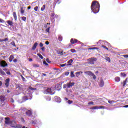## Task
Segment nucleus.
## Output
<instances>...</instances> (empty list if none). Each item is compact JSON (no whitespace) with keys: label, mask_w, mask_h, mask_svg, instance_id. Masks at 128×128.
Masks as SVG:
<instances>
[{"label":"nucleus","mask_w":128,"mask_h":128,"mask_svg":"<svg viewBox=\"0 0 128 128\" xmlns=\"http://www.w3.org/2000/svg\"><path fill=\"white\" fill-rule=\"evenodd\" d=\"M29 90H36V88H33L32 86L28 87Z\"/></svg>","instance_id":"c756f323"},{"label":"nucleus","mask_w":128,"mask_h":128,"mask_svg":"<svg viewBox=\"0 0 128 128\" xmlns=\"http://www.w3.org/2000/svg\"><path fill=\"white\" fill-rule=\"evenodd\" d=\"M44 94H54V92H52V88H47L45 90H44Z\"/></svg>","instance_id":"20e7f679"},{"label":"nucleus","mask_w":128,"mask_h":128,"mask_svg":"<svg viewBox=\"0 0 128 128\" xmlns=\"http://www.w3.org/2000/svg\"><path fill=\"white\" fill-rule=\"evenodd\" d=\"M74 72H72V71L70 72V76H71V78H74L75 75H74Z\"/></svg>","instance_id":"7c9ffc66"},{"label":"nucleus","mask_w":128,"mask_h":128,"mask_svg":"<svg viewBox=\"0 0 128 128\" xmlns=\"http://www.w3.org/2000/svg\"><path fill=\"white\" fill-rule=\"evenodd\" d=\"M72 46V44H69L67 45L68 48H70Z\"/></svg>","instance_id":"79ce46f5"},{"label":"nucleus","mask_w":128,"mask_h":128,"mask_svg":"<svg viewBox=\"0 0 128 128\" xmlns=\"http://www.w3.org/2000/svg\"><path fill=\"white\" fill-rule=\"evenodd\" d=\"M10 78H8L5 80V86L6 88H8V86H10Z\"/></svg>","instance_id":"6e6552de"},{"label":"nucleus","mask_w":128,"mask_h":128,"mask_svg":"<svg viewBox=\"0 0 128 128\" xmlns=\"http://www.w3.org/2000/svg\"><path fill=\"white\" fill-rule=\"evenodd\" d=\"M22 100H23L26 102V100H28V98L26 96H24L22 98Z\"/></svg>","instance_id":"4c0bfd02"},{"label":"nucleus","mask_w":128,"mask_h":128,"mask_svg":"<svg viewBox=\"0 0 128 128\" xmlns=\"http://www.w3.org/2000/svg\"><path fill=\"white\" fill-rule=\"evenodd\" d=\"M84 74H87V76H92L94 80H96V76H95V74L90 71L85 72Z\"/></svg>","instance_id":"39448f33"},{"label":"nucleus","mask_w":128,"mask_h":128,"mask_svg":"<svg viewBox=\"0 0 128 128\" xmlns=\"http://www.w3.org/2000/svg\"><path fill=\"white\" fill-rule=\"evenodd\" d=\"M46 62H48V64H50V62H50V59L48 58H46Z\"/></svg>","instance_id":"a18cd8bd"},{"label":"nucleus","mask_w":128,"mask_h":128,"mask_svg":"<svg viewBox=\"0 0 128 128\" xmlns=\"http://www.w3.org/2000/svg\"><path fill=\"white\" fill-rule=\"evenodd\" d=\"M70 52H72L73 54L76 52V50H74V49H71L70 50Z\"/></svg>","instance_id":"09e8293b"},{"label":"nucleus","mask_w":128,"mask_h":128,"mask_svg":"<svg viewBox=\"0 0 128 128\" xmlns=\"http://www.w3.org/2000/svg\"><path fill=\"white\" fill-rule=\"evenodd\" d=\"M6 22L8 24V26H14V22H12V21L8 20L6 21Z\"/></svg>","instance_id":"2eb2a0df"},{"label":"nucleus","mask_w":128,"mask_h":128,"mask_svg":"<svg viewBox=\"0 0 128 128\" xmlns=\"http://www.w3.org/2000/svg\"><path fill=\"white\" fill-rule=\"evenodd\" d=\"M123 56H124V58H128V54L123 55Z\"/></svg>","instance_id":"e2e57ef3"},{"label":"nucleus","mask_w":128,"mask_h":128,"mask_svg":"<svg viewBox=\"0 0 128 128\" xmlns=\"http://www.w3.org/2000/svg\"><path fill=\"white\" fill-rule=\"evenodd\" d=\"M0 73L1 74H2V76H6V72H4V70H0Z\"/></svg>","instance_id":"c85d7f7f"},{"label":"nucleus","mask_w":128,"mask_h":128,"mask_svg":"<svg viewBox=\"0 0 128 128\" xmlns=\"http://www.w3.org/2000/svg\"><path fill=\"white\" fill-rule=\"evenodd\" d=\"M13 16L14 18V20H18V16H16V12H13Z\"/></svg>","instance_id":"4be33fe9"},{"label":"nucleus","mask_w":128,"mask_h":128,"mask_svg":"<svg viewBox=\"0 0 128 128\" xmlns=\"http://www.w3.org/2000/svg\"><path fill=\"white\" fill-rule=\"evenodd\" d=\"M80 74H82V72H78L76 73V76H78L80 75Z\"/></svg>","instance_id":"bb28decb"},{"label":"nucleus","mask_w":128,"mask_h":128,"mask_svg":"<svg viewBox=\"0 0 128 128\" xmlns=\"http://www.w3.org/2000/svg\"><path fill=\"white\" fill-rule=\"evenodd\" d=\"M6 74H7L10 75V71H8V72H6Z\"/></svg>","instance_id":"69168bd1"},{"label":"nucleus","mask_w":128,"mask_h":128,"mask_svg":"<svg viewBox=\"0 0 128 128\" xmlns=\"http://www.w3.org/2000/svg\"><path fill=\"white\" fill-rule=\"evenodd\" d=\"M10 102H11L14 103V98H12L10 99Z\"/></svg>","instance_id":"bf43d9fd"},{"label":"nucleus","mask_w":128,"mask_h":128,"mask_svg":"<svg viewBox=\"0 0 128 128\" xmlns=\"http://www.w3.org/2000/svg\"><path fill=\"white\" fill-rule=\"evenodd\" d=\"M104 86V82L102 79H101L100 80V86Z\"/></svg>","instance_id":"dca6fc26"},{"label":"nucleus","mask_w":128,"mask_h":128,"mask_svg":"<svg viewBox=\"0 0 128 128\" xmlns=\"http://www.w3.org/2000/svg\"><path fill=\"white\" fill-rule=\"evenodd\" d=\"M4 22H5L4 20H2V18H0V22L1 24H4Z\"/></svg>","instance_id":"37998d69"},{"label":"nucleus","mask_w":128,"mask_h":128,"mask_svg":"<svg viewBox=\"0 0 128 128\" xmlns=\"http://www.w3.org/2000/svg\"><path fill=\"white\" fill-rule=\"evenodd\" d=\"M38 123V120H32V124H36Z\"/></svg>","instance_id":"a878e982"},{"label":"nucleus","mask_w":128,"mask_h":128,"mask_svg":"<svg viewBox=\"0 0 128 128\" xmlns=\"http://www.w3.org/2000/svg\"><path fill=\"white\" fill-rule=\"evenodd\" d=\"M58 18V14H54V12L52 13L51 19L52 22H54L55 19Z\"/></svg>","instance_id":"423d86ee"},{"label":"nucleus","mask_w":128,"mask_h":128,"mask_svg":"<svg viewBox=\"0 0 128 128\" xmlns=\"http://www.w3.org/2000/svg\"><path fill=\"white\" fill-rule=\"evenodd\" d=\"M50 26H49L48 28H46V32H48V34H50Z\"/></svg>","instance_id":"f704fd0d"},{"label":"nucleus","mask_w":128,"mask_h":128,"mask_svg":"<svg viewBox=\"0 0 128 128\" xmlns=\"http://www.w3.org/2000/svg\"><path fill=\"white\" fill-rule=\"evenodd\" d=\"M123 108H128V105L124 106Z\"/></svg>","instance_id":"774afa93"},{"label":"nucleus","mask_w":128,"mask_h":128,"mask_svg":"<svg viewBox=\"0 0 128 128\" xmlns=\"http://www.w3.org/2000/svg\"><path fill=\"white\" fill-rule=\"evenodd\" d=\"M38 42H35L32 47V50H36V46H38Z\"/></svg>","instance_id":"6ab92c4d"},{"label":"nucleus","mask_w":128,"mask_h":128,"mask_svg":"<svg viewBox=\"0 0 128 128\" xmlns=\"http://www.w3.org/2000/svg\"><path fill=\"white\" fill-rule=\"evenodd\" d=\"M102 48H105V50H108V47H106V46L102 45Z\"/></svg>","instance_id":"a19ab883"},{"label":"nucleus","mask_w":128,"mask_h":128,"mask_svg":"<svg viewBox=\"0 0 128 128\" xmlns=\"http://www.w3.org/2000/svg\"><path fill=\"white\" fill-rule=\"evenodd\" d=\"M38 10V6L34 8V10H35V12H36Z\"/></svg>","instance_id":"49530a36"},{"label":"nucleus","mask_w":128,"mask_h":128,"mask_svg":"<svg viewBox=\"0 0 128 128\" xmlns=\"http://www.w3.org/2000/svg\"><path fill=\"white\" fill-rule=\"evenodd\" d=\"M5 124H11V126L14 127V124H16V122L14 120L10 121V118L7 117V118H5Z\"/></svg>","instance_id":"f03ea898"},{"label":"nucleus","mask_w":128,"mask_h":128,"mask_svg":"<svg viewBox=\"0 0 128 128\" xmlns=\"http://www.w3.org/2000/svg\"><path fill=\"white\" fill-rule=\"evenodd\" d=\"M46 10V5H43L42 6L41 8L42 12H44Z\"/></svg>","instance_id":"473e14b6"},{"label":"nucleus","mask_w":128,"mask_h":128,"mask_svg":"<svg viewBox=\"0 0 128 128\" xmlns=\"http://www.w3.org/2000/svg\"><path fill=\"white\" fill-rule=\"evenodd\" d=\"M58 40L59 42H62V35H59L58 37Z\"/></svg>","instance_id":"393cba45"},{"label":"nucleus","mask_w":128,"mask_h":128,"mask_svg":"<svg viewBox=\"0 0 128 128\" xmlns=\"http://www.w3.org/2000/svg\"><path fill=\"white\" fill-rule=\"evenodd\" d=\"M37 56H38L39 58H41V60H44V56H42L41 54H38Z\"/></svg>","instance_id":"2f4dec72"},{"label":"nucleus","mask_w":128,"mask_h":128,"mask_svg":"<svg viewBox=\"0 0 128 128\" xmlns=\"http://www.w3.org/2000/svg\"><path fill=\"white\" fill-rule=\"evenodd\" d=\"M60 66L62 68H64V66H68V64H62Z\"/></svg>","instance_id":"8fccbe9b"},{"label":"nucleus","mask_w":128,"mask_h":128,"mask_svg":"<svg viewBox=\"0 0 128 128\" xmlns=\"http://www.w3.org/2000/svg\"><path fill=\"white\" fill-rule=\"evenodd\" d=\"M126 82H128V79L126 78L125 80L123 82H122V86H126Z\"/></svg>","instance_id":"5701e85b"},{"label":"nucleus","mask_w":128,"mask_h":128,"mask_svg":"<svg viewBox=\"0 0 128 128\" xmlns=\"http://www.w3.org/2000/svg\"><path fill=\"white\" fill-rule=\"evenodd\" d=\"M26 116H30L32 114V112L30 110H28L27 112H26Z\"/></svg>","instance_id":"f8f14e48"},{"label":"nucleus","mask_w":128,"mask_h":128,"mask_svg":"<svg viewBox=\"0 0 128 128\" xmlns=\"http://www.w3.org/2000/svg\"><path fill=\"white\" fill-rule=\"evenodd\" d=\"M90 50H98V48H90Z\"/></svg>","instance_id":"6e6d98bb"},{"label":"nucleus","mask_w":128,"mask_h":128,"mask_svg":"<svg viewBox=\"0 0 128 128\" xmlns=\"http://www.w3.org/2000/svg\"><path fill=\"white\" fill-rule=\"evenodd\" d=\"M32 66H33V68H40V64H33Z\"/></svg>","instance_id":"cd10ccee"},{"label":"nucleus","mask_w":128,"mask_h":128,"mask_svg":"<svg viewBox=\"0 0 128 128\" xmlns=\"http://www.w3.org/2000/svg\"><path fill=\"white\" fill-rule=\"evenodd\" d=\"M14 62H18V59L15 58L13 60Z\"/></svg>","instance_id":"4d7b16f0"},{"label":"nucleus","mask_w":128,"mask_h":128,"mask_svg":"<svg viewBox=\"0 0 128 128\" xmlns=\"http://www.w3.org/2000/svg\"><path fill=\"white\" fill-rule=\"evenodd\" d=\"M0 66L2 68H6V66H8V63L5 60H2L0 63Z\"/></svg>","instance_id":"0eeeda50"},{"label":"nucleus","mask_w":128,"mask_h":128,"mask_svg":"<svg viewBox=\"0 0 128 128\" xmlns=\"http://www.w3.org/2000/svg\"><path fill=\"white\" fill-rule=\"evenodd\" d=\"M14 56L13 55H10L9 58V62H12L14 60Z\"/></svg>","instance_id":"f3484780"},{"label":"nucleus","mask_w":128,"mask_h":128,"mask_svg":"<svg viewBox=\"0 0 128 128\" xmlns=\"http://www.w3.org/2000/svg\"><path fill=\"white\" fill-rule=\"evenodd\" d=\"M10 44H12V46H16V43L14 42V41L11 42Z\"/></svg>","instance_id":"58836bf2"},{"label":"nucleus","mask_w":128,"mask_h":128,"mask_svg":"<svg viewBox=\"0 0 128 128\" xmlns=\"http://www.w3.org/2000/svg\"><path fill=\"white\" fill-rule=\"evenodd\" d=\"M55 98V100L57 102H62V100H60V97L58 96H55L54 97Z\"/></svg>","instance_id":"4468645a"},{"label":"nucleus","mask_w":128,"mask_h":128,"mask_svg":"<svg viewBox=\"0 0 128 128\" xmlns=\"http://www.w3.org/2000/svg\"><path fill=\"white\" fill-rule=\"evenodd\" d=\"M68 104H72V101L70 100H68Z\"/></svg>","instance_id":"de8ad7c7"},{"label":"nucleus","mask_w":128,"mask_h":128,"mask_svg":"<svg viewBox=\"0 0 128 128\" xmlns=\"http://www.w3.org/2000/svg\"><path fill=\"white\" fill-rule=\"evenodd\" d=\"M41 50H42V52H44L46 48L44 47H42L41 48Z\"/></svg>","instance_id":"13d9d810"},{"label":"nucleus","mask_w":128,"mask_h":128,"mask_svg":"<svg viewBox=\"0 0 128 128\" xmlns=\"http://www.w3.org/2000/svg\"><path fill=\"white\" fill-rule=\"evenodd\" d=\"M73 62H74V60H72V59L70 60L67 62H68L67 66H72V64Z\"/></svg>","instance_id":"a211bd4d"},{"label":"nucleus","mask_w":128,"mask_h":128,"mask_svg":"<svg viewBox=\"0 0 128 128\" xmlns=\"http://www.w3.org/2000/svg\"><path fill=\"white\" fill-rule=\"evenodd\" d=\"M70 42L72 44H77V42H78V40L76 39L71 38Z\"/></svg>","instance_id":"1a4fd4ad"},{"label":"nucleus","mask_w":128,"mask_h":128,"mask_svg":"<svg viewBox=\"0 0 128 128\" xmlns=\"http://www.w3.org/2000/svg\"><path fill=\"white\" fill-rule=\"evenodd\" d=\"M45 98H46V102H50V100H52V98H50V96H46L45 97Z\"/></svg>","instance_id":"412c9836"},{"label":"nucleus","mask_w":128,"mask_h":128,"mask_svg":"<svg viewBox=\"0 0 128 128\" xmlns=\"http://www.w3.org/2000/svg\"><path fill=\"white\" fill-rule=\"evenodd\" d=\"M98 108H104V106H94L91 108L90 110H98Z\"/></svg>","instance_id":"9d476101"},{"label":"nucleus","mask_w":128,"mask_h":128,"mask_svg":"<svg viewBox=\"0 0 128 128\" xmlns=\"http://www.w3.org/2000/svg\"><path fill=\"white\" fill-rule=\"evenodd\" d=\"M46 76V74H44V73H42V76Z\"/></svg>","instance_id":"338daca9"},{"label":"nucleus","mask_w":128,"mask_h":128,"mask_svg":"<svg viewBox=\"0 0 128 128\" xmlns=\"http://www.w3.org/2000/svg\"><path fill=\"white\" fill-rule=\"evenodd\" d=\"M96 60H98V58L94 57L87 60L88 64H94V62H96Z\"/></svg>","instance_id":"7ed1b4c3"},{"label":"nucleus","mask_w":128,"mask_h":128,"mask_svg":"<svg viewBox=\"0 0 128 128\" xmlns=\"http://www.w3.org/2000/svg\"><path fill=\"white\" fill-rule=\"evenodd\" d=\"M88 104H94V102H90L88 103Z\"/></svg>","instance_id":"680f3d73"},{"label":"nucleus","mask_w":128,"mask_h":128,"mask_svg":"<svg viewBox=\"0 0 128 128\" xmlns=\"http://www.w3.org/2000/svg\"><path fill=\"white\" fill-rule=\"evenodd\" d=\"M20 12L22 14H24V6H22L20 8Z\"/></svg>","instance_id":"b1692460"},{"label":"nucleus","mask_w":128,"mask_h":128,"mask_svg":"<svg viewBox=\"0 0 128 128\" xmlns=\"http://www.w3.org/2000/svg\"><path fill=\"white\" fill-rule=\"evenodd\" d=\"M108 104H112L113 102H114V100H109L108 101Z\"/></svg>","instance_id":"603ef678"},{"label":"nucleus","mask_w":128,"mask_h":128,"mask_svg":"<svg viewBox=\"0 0 128 128\" xmlns=\"http://www.w3.org/2000/svg\"><path fill=\"white\" fill-rule=\"evenodd\" d=\"M6 100V96H0V102H4Z\"/></svg>","instance_id":"ddd939ff"},{"label":"nucleus","mask_w":128,"mask_h":128,"mask_svg":"<svg viewBox=\"0 0 128 128\" xmlns=\"http://www.w3.org/2000/svg\"><path fill=\"white\" fill-rule=\"evenodd\" d=\"M63 88H68V84H64L63 86Z\"/></svg>","instance_id":"3c124183"},{"label":"nucleus","mask_w":128,"mask_h":128,"mask_svg":"<svg viewBox=\"0 0 128 128\" xmlns=\"http://www.w3.org/2000/svg\"><path fill=\"white\" fill-rule=\"evenodd\" d=\"M120 75L122 76H124V78H126V74L124 72H121Z\"/></svg>","instance_id":"c9c22d12"},{"label":"nucleus","mask_w":128,"mask_h":128,"mask_svg":"<svg viewBox=\"0 0 128 128\" xmlns=\"http://www.w3.org/2000/svg\"><path fill=\"white\" fill-rule=\"evenodd\" d=\"M105 60H106L107 62H110V57H106Z\"/></svg>","instance_id":"72a5a7b5"},{"label":"nucleus","mask_w":128,"mask_h":128,"mask_svg":"<svg viewBox=\"0 0 128 128\" xmlns=\"http://www.w3.org/2000/svg\"><path fill=\"white\" fill-rule=\"evenodd\" d=\"M46 44H50V42L48 41H46V42H45Z\"/></svg>","instance_id":"0e129e2a"},{"label":"nucleus","mask_w":128,"mask_h":128,"mask_svg":"<svg viewBox=\"0 0 128 128\" xmlns=\"http://www.w3.org/2000/svg\"><path fill=\"white\" fill-rule=\"evenodd\" d=\"M21 76L23 82H26V78H24L22 76Z\"/></svg>","instance_id":"864d4df0"},{"label":"nucleus","mask_w":128,"mask_h":128,"mask_svg":"<svg viewBox=\"0 0 128 128\" xmlns=\"http://www.w3.org/2000/svg\"><path fill=\"white\" fill-rule=\"evenodd\" d=\"M22 20H24V22H26V18L23 16L22 18Z\"/></svg>","instance_id":"c03bdc74"},{"label":"nucleus","mask_w":128,"mask_h":128,"mask_svg":"<svg viewBox=\"0 0 128 128\" xmlns=\"http://www.w3.org/2000/svg\"><path fill=\"white\" fill-rule=\"evenodd\" d=\"M70 74V72H68L65 73V76H68Z\"/></svg>","instance_id":"052dcab7"},{"label":"nucleus","mask_w":128,"mask_h":128,"mask_svg":"<svg viewBox=\"0 0 128 128\" xmlns=\"http://www.w3.org/2000/svg\"><path fill=\"white\" fill-rule=\"evenodd\" d=\"M72 86H74V82H69L67 84L68 88H70Z\"/></svg>","instance_id":"9b49d317"},{"label":"nucleus","mask_w":128,"mask_h":128,"mask_svg":"<svg viewBox=\"0 0 128 128\" xmlns=\"http://www.w3.org/2000/svg\"><path fill=\"white\" fill-rule=\"evenodd\" d=\"M40 48H42V46H44V44L42 42H40Z\"/></svg>","instance_id":"5fc2aeb1"},{"label":"nucleus","mask_w":128,"mask_h":128,"mask_svg":"<svg viewBox=\"0 0 128 128\" xmlns=\"http://www.w3.org/2000/svg\"><path fill=\"white\" fill-rule=\"evenodd\" d=\"M8 38H6L4 39H2V42H8Z\"/></svg>","instance_id":"e433bc0d"},{"label":"nucleus","mask_w":128,"mask_h":128,"mask_svg":"<svg viewBox=\"0 0 128 128\" xmlns=\"http://www.w3.org/2000/svg\"><path fill=\"white\" fill-rule=\"evenodd\" d=\"M114 80L116 82H120V78L116 76Z\"/></svg>","instance_id":"aec40b11"},{"label":"nucleus","mask_w":128,"mask_h":128,"mask_svg":"<svg viewBox=\"0 0 128 128\" xmlns=\"http://www.w3.org/2000/svg\"><path fill=\"white\" fill-rule=\"evenodd\" d=\"M43 64H45V66H48V64L46 62V60L43 61Z\"/></svg>","instance_id":"ea45409f"},{"label":"nucleus","mask_w":128,"mask_h":128,"mask_svg":"<svg viewBox=\"0 0 128 128\" xmlns=\"http://www.w3.org/2000/svg\"><path fill=\"white\" fill-rule=\"evenodd\" d=\"M100 5L98 1L92 2L90 6L91 10L94 14H98L100 12Z\"/></svg>","instance_id":"f257e3e1"}]
</instances>
